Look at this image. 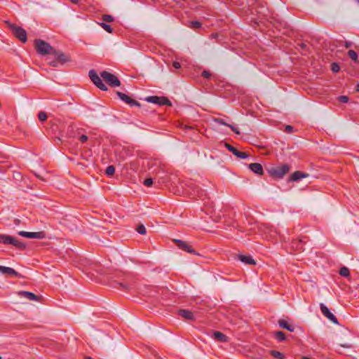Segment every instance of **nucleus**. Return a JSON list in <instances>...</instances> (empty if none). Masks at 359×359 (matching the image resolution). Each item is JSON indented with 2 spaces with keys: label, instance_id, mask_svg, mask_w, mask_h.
<instances>
[{
  "label": "nucleus",
  "instance_id": "f3484780",
  "mask_svg": "<svg viewBox=\"0 0 359 359\" xmlns=\"http://www.w3.org/2000/svg\"><path fill=\"white\" fill-rule=\"evenodd\" d=\"M238 259L246 264H250V265H255L256 262L253 259V258L250 255H238Z\"/></svg>",
  "mask_w": 359,
  "mask_h": 359
},
{
  "label": "nucleus",
  "instance_id": "20e7f679",
  "mask_svg": "<svg viewBox=\"0 0 359 359\" xmlns=\"http://www.w3.org/2000/svg\"><path fill=\"white\" fill-rule=\"evenodd\" d=\"M13 35L18 38L21 42L25 43L27 41V32L22 27L15 25H10Z\"/></svg>",
  "mask_w": 359,
  "mask_h": 359
},
{
  "label": "nucleus",
  "instance_id": "5701e85b",
  "mask_svg": "<svg viewBox=\"0 0 359 359\" xmlns=\"http://www.w3.org/2000/svg\"><path fill=\"white\" fill-rule=\"evenodd\" d=\"M4 274H8V275L14 276L18 278L22 277L21 274H20L18 272L15 271L13 269L11 268V267H7V266L6 267Z\"/></svg>",
  "mask_w": 359,
  "mask_h": 359
},
{
  "label": "nucleus",
  "instance_id": "e433bc0d",
  "mask_svg": "<svg viewBox=\"0 0 359 359\" xmlns=\"http://www.w3.org/2000/svg\"><path fill=\"white\" fill-rule=\"evenodd\" d=\"M339 101L342 103H346L348 101V97L345 95H341L338 98Z\"/></svg>",
  "mask_w": 359,
  "mask_h": 359
},
{
  "label": "nucleus",
  "instance_id": "2f4dec72",
  "mask_svg": "<svg viewBox=\"0 0 359 359\" xmlns=\"http://www.w3.org/2000/svg\"><path fill=\"white\" fill-rule=\"evenodd\" d=\"M38 118L40 121L43 122L47 119V114L44 111H40L38 114Z\"/></svg>",
  "mask_w": 359,
  "mask_h": 359
},
{
  "label": "nucleus",
  "instance_id": "6e6d98bb",
  "mask_svg": "<svg viewBox=\"0 0 359 359\" xmlns=\"http://www.w3.org/2000/svg\"><path fill=\"white\" fill-rule=\"evenodd\" d=\"M301 359H311V358H308V357H306V356H304V357H302Z\"/></svg>",
  "mask_w": 359,
  "mask_h": 359
},
{
  "label": "nucleus",
  "instance_id": "09e8293b",
  "mask_svg": "<svg viewBox=\"0 0 359 359\" xmlns=\"http://www.w3.org/2000/svg\"><path fill=\"white\" fill-rule=\"evenodd\" d=\"M351 46V42L346 41V42L345 43V47H346V48H350Z\"/></svg>",
  "mask_w": 359,
  "mask_h": 359
},
{
  "label": "nucleus",
  "instance_id": "7c9ffc66",
  "mask_svg": "<svg viewBox=\"0 0 359 359\" xmlns=\"http://www.w3.org/2000/svg\"><path fill=\"white\" fill-rule=\"evenodd\" d=\"M270 353H271V355L276 358L283 359L284 358L283 354L278 351L273 350V351H271Z\"/></svg>",
  "mask_w": 359,
  "mask_h": 359
},
{
  "label": "nucleus",
  "instance_id": "473e14b6",
  "mask_svg": "<svg viewBox=\"0 0 359 359\" xmlns=\"http://www.w3.org/2000/svg\"><path fill=\"white\" fill-rule=\"evenodd\" d=\"M201 27V23L199 21L191 22V27L193 29H198Z\"/></svg>",
  "mask_w": 359,
  "mask_h": 359
},
{
  "label": "nucleus",
  "instance_id": "bf43d9fd",
  "mask_svg": "<svg viewBox=\"0 0 359 359\" xmlns=\"http://www.w3.org/2000/svg\"><path fill=\"white\" fill-rule=\"evenodd\" d=\"M1 358V357H0V359Z\"/></svg>",
  "mask_w": 359,
  "mask_h": 359
},
{
  "label": "nucleus",
  "instance_id": "6ab92c4d",
  "mask_svg": "<svg viewBox=\"0 0 359 359\" xmlns=\"http://www.w3.org/2000/svg\"><path fill=\"white\" fill-rule=\"evenodd\" d=\"M178 314L187 320H192L194 319V314L191 311L187 310V309H180L178 311Z\"/></svg>",
  "mask_w": 359,
  "mask_h": 359
},
{
  "label": "nucleus",
  "instance_id": "1a4fd4ad",
  "mask_svg": "<svg viewBox=\"0 0 359 359\" xmlns=\"http://www.w3.org/2000/svg\"><path fill=\"white\" fill-rule=\"evenodd\" d=\"M116 95L120 98V100L129 104L130 106H140V104L137 101L130 98L123 93L116 92Z\"/></svg>",
  "mask_w": 359,
  "mask_h": 359
},
{
  "label": "nucleus",
  "instance_id": "f704fd0d",
  "mask_svg": "<svg viewBox=\"0 0 359 359\" xmlns=\"http://www.w3.org/2000/svg\"><path fill=\"white\" fill-rule=\"evenodd\" d=\"M331 69L333 72L336 73L340 70V67L337 63L334 62L332 64Z\"/></svg>",
  "mask_w": 359,
  "mask_h": 359
},
{
  "label": "nucleus",
  "instance_id": "3c124183",
  "mask_svg": "<svg viewBox=\"0 0 359 359\" xmlns=\"http://www.w3.org/2000/svg\"><path fill=\"white\" fill-rule=\"evenodd\" d=\"M218 36V34L217 33H213L211 34V37L213 39H215Z\"/></svg>",
  "mask_w": 359,
  "mask_h": 359
},
{
  "label": "nucleus",
  "instance_id": "c756f323",
  "mask_svg": "<svg viewBox=\"0 0 359 359\" xmlns=\"http://www.w3.org/2000/svg\"><path fill=\"white\" fill-rule=\"evenodd\" d=\"M136 231L140 234H142V235H144L147 232L146 228H145L144 225H143L142 224H140L137 225V226L136 228Z\"/></svg>",
  "mask_w": 359,
  "mask_h": 359
},
{
  "label": "nucleus",
  "instance_id": "603ef678",
  "mask_svg": "<svg viewBox=\"0 0 359 359\" xmlns=\"http://www.w3.org/2000/svg\"><path fill=\"white\" fill-rule=\"evenodd\" d=\"M70 1L73 4H77L79 1V0H70Z\"/></svg>",
  "mask_w": 359,
  "mask_h": 359
},
{
  "label": "nucleus",
  "instance_id": "c9c22d12",
  "mask_svg": "<svg viewBox=\"0 0 359 359\" xmlns=\"http://www.w3.org/2000/svg\"><path fill=\"white\" fill-rule=\"evenodd\" d=\"M152 184H153V180L151 178H147L144 181V184L146 187H150L152 185Z\"/></svg>",
  "mask_w": 359,
  "mask_h": 359
},
{
  "label": "nucleus",
  "instance_id": "49530a36",
  "mask_svg": "<svg viewBox=\"0 0 359 359\" xmlns=\"http://www.w3.org/2000/svg\"><path fill=\"white\" fill-rule=\"evenodd\" d=\"M202 75H203V76H204L205 78H208V77H209L210 74V72H208L207 71H203V73H202Z\"/></svg>",
  "mask_w": 359,
  "mask_h": 359
},
{
  "label": "nucleus",
  "instance_id": "4be33fe9",
  "mask_svg": "<svg viewBox=\"0 0 359 359\" xmlns=\"http://www.w3.org/2000/svg\"><path fill=\"white\" fill-rule=\"evenodd\" d=\"M13 241V236L6 234H0V243L10 244L11 241Z\"/></svg>",
  "mask_w": 359,
  "mask_h": 359
},
{
  "label": "nucleus",
  "instance_id": "a878e982",
  "mask_svg": "<svg viewBox=\"0 0 359 359\" xmlns=\"http://www.w3.org/2000/svg\"><path fill=\"white\" fill-rule=\"evenodd\" d=\"M113 287H114V289L116 288V289L121 290V289L123 288L125 290H128V287L127 285H126L125 284H123L121 283L115 281V280H114Z\"/></svg>",
  "mask_w": 359,
  "mask_h": 359
},
{
  "label": "nucleus",
  "instance_id": "a19ab883",
  "mask_svg": "<svg viewBox=\"0 0 359 359\" xmlns=\"http://www.w3.org/2000/svg\"><path fill=\"white\" fill-rule=\"evenodd\" d=\"M227 126L229 128H230L231 129V130L233 131L235 133L240 134L239 130L235 126H233V125L230 124V125H227Z\"/></svg>",
  "mask_w": 359,
  "mask_h": 359
},
{
  "label": "nucleus",
  "instance_id": "0eeeda50",
  "mask_svg": "<svg viewBox=\"0 0 359 359\" xmlns=\"http://www.w3.org/2000/svg\"><path fill=\"white\" fill-rule=\"evenodd\" d=\"M18 235L25 237L27 238H37V239H43L46 238V234L44 231H38V232H28L20 231L18 232Z\"/></svg>",
  "mask_w": 359,
  "mask_h": 359
},
{
  "label": "nucleus",
  "instance_id": "f03ea898",
  "mask_svg": "<svg viewBox=\"0 0 359 359\" xmlns=\"http://www.w3.org/2000/svg\"><path fill=\"white\" fill-rule=\"evenodd\" d=\"M290 165L283 164L276 167H272L269 170L270 175L276 178H282L290 170Z\"/></svg>",
  "mask_w": 359,
  "mask_h": 359
},
{
  "label": "nucleus",
  "instance_id": "8fccbe9b",
  "mask_svg": "<svg viewBox=\"0 0 359 359\" xmlns=\"http://www.w3.org/2000/svg\"><path fill=\"white\" fill-rule=\"evenodd\" d=\"M340 346L341 347H344V348H351V346L350 344H340Z\"/></svg>",
  "mask_w": 359,
  "mask_h": 359
},
{
  "label": "nucleus",
  "instance_id": "f257e3e1",
  "mask_svg": "<svg viewBox=\"0 0 359 359\" xmlns=\"http://www.w3.org/2000/svg\"><path fill=\"white\" fill-rule=\"evenodd\" d=\"M34 46L36 52L41 55H52L55 53V49L42 39H36Z\"/></svg>",
  "mask_w": 359,
  "mask_h": 359
},
{
  "label": "nucleus",
  "instance_id": "37998d69",
  "mask_svg": "<svg viewBox=\"0 0 359 359\" xmlns=\"http://www.w3.org/2000/svg\"><path fill=\"white\" fill-rule=\"evenodd\" d=\"M215 121H216L217 123H219L221 125H224V126H227V125H229L228 123H225L224 121V120L220 119V118H217Z\"/></svg>",
  "mask_w": 359,
  "mask_h": 359
},
{
  "label": "nucleus",
  "instance_id": "bb28decb",
  "mask_svg": "<svg viewBox=\"0 0 359 359\" xmlns=\"http://www.w3.org/2000/svg\"><path fill=\"white\" fill-rule=\"evenodd\" d=\"M348 56L353 61H358V54L353 50H349L347 53Z\"/></svg>",
  "mask_w": 359,
  "mask_h": 359
},
{
  "label": "nucleus",
  "instance_id": "b1692460",
  "mask_svg": "<svg viewBox=\"0 0 359 359\" xmlns=\"http://www.w3.org/2000/svg\"><path fill=\"white\" fill-rule=\"evenodd\" d=\"M10 244L20 250H23L25 248V245L23 243L20 242V241L15 239L13 237V241H11Z\"/></svg>",
  "mask_w": 359,
  "mask_h": 359
},
{
  "label": "nucleus",
  "instance_id": "9b49d317",
  "mask_svg": "<svg viewBox=\"0 0 359 359\" xmlns=\"http://www.w3.org/2000/svg\"><path fill=\"white\" fill-rule=\"evenodd\" d=\"M17 294L20 297L26 298L31 301L39 302L41 299L40 297L36 295L35 294H34L31 292H28V291H19V292H18Z\"/></svg>",
  "mask_w": 359,
  "mask_h": 359
},
{
  "label": "nucleus",
  "instance_id": "aec40b11",
  "mask_svg": "<svg viewBox=\"0 0 359 359\" xmlns=\"http://www.w3.org/2000/svg\"><path fill=\"white\" fill-rule=\"evenodd\" d=\"M101 76L104 80V81L110 86H112V74L107 72L106 71H103L101 72Z\"/></svg>",
  "mask_w": 359,
  "mask_h": 359
},
{
  "label": "nucleus",
  "instance_id": "7ed1b4c3",
  "mask_svg": "<svg viewBox=\"0 0 359 359\" xmlns=\"http://www.w3.org/2000/svg\"><path fill=\"white\" fill-rule=\"evenodd\" d=\"M88 76L90 79V80L93 81V83L100 90H107V87L105 84L102 82V80L99 76L97 73L95 72V69H91L89 71Z\"/></svg>",
  "mask_w": 359,
  "mask_h": 359
},
{
  "label": "nucleus",
  "instance_id": "ea45409f",
  "mask_svg": "<svg viewBox=\"0 0 359 359\" xmlns=\"http://www.w3.org/2000/svg\"><path fill=\"white\" fill-rule=\"evenodd\" d=\"M49 64L52 67H57L58 66V65L60 64V62H58L57 59L55 58L54 60L49 62Z\"/></svg>",
  "mask_w": 359,
  "mask_h": 359
},
{
  "label": "nucleus",
  "instance_id": "6e6552de",
  "mask_svg": "<svg viewBox=\"0 0 359 359\" xmlns=\"http://www.w3.org/2000/svg\"><path fill=\"white\" fill-rule=\"evenodd\" d=\"M173 242L176 243L177 247L186 252L189 253L195 254V250L192 248V247L187 242L181 241L180 239H174Z\"/></svg>",
  "mask_w": 359,
  "mask_h": 359
},
{
  "label": "nucleus",
  "instance_id": "5fc2aeb1",
  "mask_svg": "<svg viewBox=\"0 0 359 359\" xmlns=\"http://www.w3.org/2000/svg\"><path fill=\"white\" fill-rule=\"evenodd\" d=\"M356 90L359 91V83L356 86Z\"/></svg>",
  "mask_w": 359,
  "mask_h": 359
},
{
  "label": "nucleus",
  "instance_id": "a18cd8bd",
  "mask_svg": "<svg viewBox=\"0 0 359 359\" xmlns=\"http://www.w3.org/2000/svg\"><path fill=\"white\" fill-rule=\"evenodd\" d=\"M172 65L175 69H180L181 67L180 62H174Z\"/></svg>",
  "mask_w": 359,
  "mask_h": 359
},
{
  "label": "nucleus",
  "instance_id": "864d4df0",
  "mask_svg": "<svg viewBox=\"0 0 359 359\" xmlns=\"http://www.w3.org/2000/svg\"><path fill=\"white\" fill-rule=\"evenodd\" d=\"M218 218L217 219H215L216 222H221V217L219 215H218L217 217Z\"/></svg>",
  "mask_w": 359,
  "mask_h": 359
},
{
  "label": "nucleus",
  "instance_id": "ddd939ff",
  "mask_svg": "<svg viewBox=\"0 0 359 359\" xmlns=\"http://www.w3.org/2000/svg\"><path fill=\"white\" fill-rule=\"evenodd\" d=\"M191 189L192 190L191 194H192L193 197L197 196L199 198H202L203 196L206 195L205 191L202 189L198 185H193L191 187Z\"/></svg>",
  "mask_w": 359,
  "mask_h": 359
},
{
  "label": "nucleus",
  "instance_id": "39448f33",
  "mask_svg": "<svg viewBox=\"0 0 359 359\" xmlns=\"http://www.w3.org/2000/svg\"><path fill=\"white\" fill-rule=\"evenodd\" d=\"M146 100L149 102L157 104L158 105H171L170 101L165 97L149 96Z\"/></svg>",
  "mask_w": 359,
  "mask_h": 359
},
{
  "label": "nucleus",
  "instance_id": "4468645a",
  "mask_svg": "<svg viewBox=\"0 0 359 359\" xmlns=\"http://www.w3.org/2000/svg\"><path fill=\"white\" fill-rule=\"evenodd\" d=\"M307 177H309V174L307 173H304L301 171H295L290 175V181L296 182Z\"/></svg>",
  "mask_w": 359,
  "mask_h": 359
},
{
  "label": "nucleus",
  "instance_id": "c85d7f7f",
  "mask_svg": "<svg viewBox=\"0 0 359 359\" xmlns=\"http://www.w3.org/2000/svg\"><path fill=\"white\" fill-rule=\"evenodd\" d=\"M98 24L108 33H112V27H111V25L106 24L104 22H99Z\"/></svg>",
  "mask_w": 359,
  "mask_h": 359
},
{
  "label": "nucleus",
  "instance_id": "c03bdc74",
  "mask_svg": "<svg viewBox=\"0 0 359 359\" xmlns=\"http://www.w3.org/2000/svg\"><path fill=\"white\" fill-rule=\"evenodd\" d=\"M292 130H293V127H292V126H287L285 127V131H286L287 133H292Z\"/></svg>",
  "mask_w": 359,
  "mask_h": 359
},
{
  "label": "nucleus",
  "instance_id": "79ce46f5",
  "mask_svg": "<svg viewBox=\"0 0 359 359\" xmlns=\"http://www.w3.org/2000/svg\"><path fill=\"white\" fill-rule=\"evenodd\" d=\"M79 140L84 143L86 142L87 140H88V136L86 135H81L80 137H79Z\"/></svg>",
  "mask_w": 359,
  "mask_h": 359
},
{
  "label": "nucleus",
  "instance_id": "a211bd4d",
  "mask_svg": "<svg viewBox=\"0 0 359 359\" xmlns=\"http://www.w3.org/2000/svg\"><path fill=\"white\" fill-rule=\"evenodd\" d=\"M278 323L280 328L285 329L291 332H294V326L288 323L286 320L283 319H280Z\"/></svg>",
  "mask_w": 359,
  "mask_h": 359
},
{
  "label": "nucleus",
  "instance_id": "dca6fc26",
  "mask_svg": "<svg viewBox=\"0 0 359 359\" xmlns=\"http://www.w3.org/2000/svg\"><path fill=\"white\" fill-rule=\"evenodd\" d=\"M52 55L55 56V57L57 59L58 62L61 65H64L65 62L69 61L68 57L60 51H57L55 50V53H52Z\"/></svg>",
  "mask_w": 359,
  "mask_h": 359
},
{
  "label": "nucleus",
  "instance_id": "4c0bfd02",
  "mask_svg": "<svg viewBox=\"0 0 359 359\" xmlns=\"http://www.w3.org/2000/svg\"><path fill=\"white\" fill-rule=\"evenodd\" d=\"M105 173L107 175V176L109 177H111L112 176V165H109L106 170H105Z\"/></svg>",
  "mask_w": 359,
  "mask_h": 359
},
{
  "label": "nucleus",
  "instance_id": "423d86ee",
  "mask_svg": "<svg viewBox=\"0 0 359 359\" xmlns=\"http://www.w3.org/2000/svg\"><path fill=\"white\" fill-rule=\"evenodd\" d=\"M320 311H321L323 315L325 317H326L327 319H329L331 322H332L335 325H338L339 324L337 318L330 311V309L327 308V306L326 305H325L323 303H320Z\"/></svg>",
  "mask_w": 359,
  "mask_h": 359
},
{
  "label": "nucleus",
  "instance_id": "f8f14e48",
  "mask_svg": "<svg viewBox=\"0 0 359 359\" xmlns=\"http://www.w3.org/2000/svg\"><path fill=\"white\" fill-rule=\"evenodd\" d=\"M261 229L264 233L269 234L270 237H274L278 233L277 231L273 227L266 224H262Z\"/></svg>",
  "mask_w": 359,
  "mask_h": 359
},
{
  "label": "nucleus",
  "instance_id": "412c9836",
  "mask_svg": "<svg viewBox=\"0 0 359 359\" xmlns=\"http://www.w3.org/2000/svg\"><path fill=\"white\" fill-rule=\"evenodd\" d=\"M213 337L218 341L225 342L227 341V337L220 332H214Z\"/></svg>",
  "mask_w": 359,
  "mask_h": 359
},
{
  "label": "nucleus",
  "instance_id": "13d9d810",
  "mask_svg": "<svg viewBox=\"0 0 359 359\" xmlns=\"http://www.w3.org/2000/svg\"><path fill=\"white\" fill-rule=\"evenodd\" d=\"M358 4H359V0H357Z\"/></svg>",
  "mask_w": 359,
  "mask_h": 359
},
{
  "label": "nucleus",
  "instance_id": "9d476101",
  "mask_svg": "<svg viewBox=\"0 0 359 359\" xmlns=\"http://www.w3.org/2000/svg\"><path fill=\"white\" fill-rule=\"evenodd\" d=\"M224 147L229 151L232 152L238 158L243 159V158H246L248 157V155L247 153L238 150L236 148L233 147L232 145L229 144V143L225 142Z\"/></svg>",
  "mask_w": 359,
  "mask_h": 359
},
{
  "label": "nucleus",
  "instance_id": "393cba45",
  "mask_svg": "<svg viewBox=\"0 0 359 359\" xmlns=\"http://www.w3.org/2000/svg\"><path fill=\"white\" fill-rule=\"evenodd\" d=\"M274 337L278 341H283L285 340L286 337L283 332L282 331H277L274 332Z\"/></svg>",
  "mask_w": 359,
  "mask_h": 359
},
{
  "label": "nucleus",
  "instance_id": "de8ad7c7",
  "mask_svg": "<svg viewBox=\"0 0 359 359\" xmlns=\"http://www.w3.org/2000/svg\"><path fill=\"white\" fill-rule=\"evenodd\" d=\"M6 266H0V273H4Z\"/></svg>",
  "mask_w": 359,
  "mask_h": 359
},
{
  "label": "nucleus",
  "instance_id": "72a5a7b5",
  "mask_svg": "<svg viewBox=\"0 0 359 359\" xmlns=\"http://www.w3.org/2000/svg\"><path fill=\"white\" fill-rule=\"evenodd\" d=\"M102 19L104 22H112V15L105 14L102 15Z\"/></svg>",
  "mask_w": 359,
  "mask_h": 359
},
{
  "label": "nucleus",
  "instance_id": "4d7b16f0",
  "mask_svg": "<svg viewBox=\"0 0 359 359\" xmlns=\"http://www.w3.org/2000/svg\"><path fill=\"white\" fill-rule=\"evenodd\" d=\"M86 359H94V358H93L91 357H87Z\"/></svg>",
  "mask_w": 359,
  "mask_h": 359
},
{
  "label": "nucleus",
  "instance_id": "cd10ccee",
  "mask_svg": "<svg viewBox=\"0 0 359 359\" xmlns=\"http://www.w3.org/2000/svg\"><path fill=\"white\" fill-rule=\"evenodd\" d=\"M339 274L344 277H348L350 274L349 270L347 267L343 266L339 270Z\"/></svg>",
  "mask_w": 359,
  "mask_h": 359
},
{
  "label": "nucleus",
  "instance_id": "2eb2a0df",
  "mask_svg": "<svg viewBox=\"0 0 359 359\" xmlns=\"http://www.w3.org/2000/svg\"><path fill=\"white\" fill-rule=\"evenodd\" d=\"M248 168L250 169L252 172H253L255 174L262 175L263 173V168L260 163H250L249 164Z\"/></svg>",
  "mask_w": 359,
  "mask_h": 359
},
{
  "label": "nucleus",
  "instance_id": "58836bf2",
  "mask_svg": "<svg viewBox=\"0 0 359 359\" xmlns=\"http://www.w3.org/2000/svg\"><path fill=\"white\" fill-rule=\"evenodd\" d=\"M121 85V81L117 76L114 75V87H118Z\"/></svg>",
  "mask_w": 359,
  "mask_h": 359
}]
</instances>
